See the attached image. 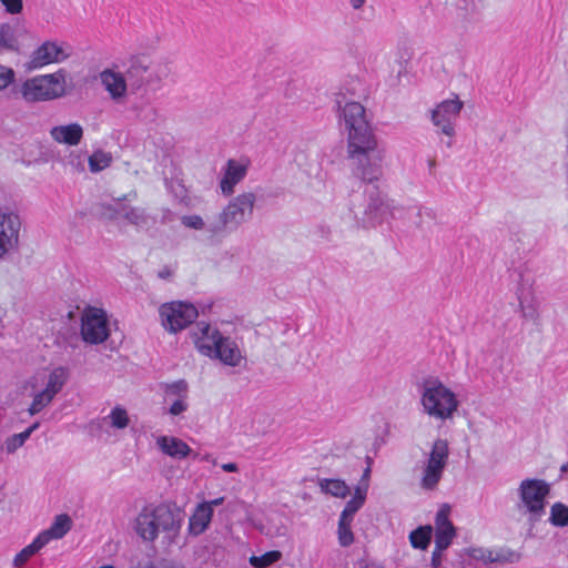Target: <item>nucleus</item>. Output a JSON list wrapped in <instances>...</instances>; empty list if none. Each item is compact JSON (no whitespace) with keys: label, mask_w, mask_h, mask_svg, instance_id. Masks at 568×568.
I'll list each match as a JSON object with an SVG mask.
<instances>
[{"label":"nucleus","mask_w":568,"mask_h":568,"mask_svg":"<svg viewBox=\"0 0 568 568\" xmlns=\"http://www.w3.org/2000/svg\"><path fill=\"white\" fill-rule=\"evenodd\" d=\"M318 487L322 493L336 498H345L349 495V486L342 479L322 478L318 480Z\"/></svg>","instance_id":"obj_27"},{"label":"nucleus","mask_w":568,"mask_h":568,"mask_svg":"<svg viewBox=\"0 0 568 568\" xmlns=\"http://www.w3.org/2000/svg\"><path fill=\"white\" fill-rule=\"evenodd\" d=\"M449 458L447 439L437 438L433 442L430 452L424 463L419 486L424 490H434L443 478Z\"/></svg>","instance_id":"obj_8"},{"label":"nucleus","mask_w":568,"mask_h":568,"mask_svg":"<svg viewBox=\"0 0 568 568\" xmlns=\"http://www.w3.org/2000/svg\"><path fill=\"white\" fill-rule=\"evenodd\" d=\"M367 498V486L357 485L353 497L346 503L339 518L354 520L356 513L364 506Z\"/></svg>","instance_id":"obj_25"},{"label":"nucleus","mask_w":568,"mask_h":568,"mask_svg":"<svg viewBox=\"0 0 568 568\" xmlns=\"http://www.w3.org/2000/svg\"><path fill=\"white\" fill-rule=\"evenodd\" d=\"M519 305L521 308L523 316L527 320H537L538 310L536 304L531 301L529 303H525L523 300H519Z\"/></svg>","instance_id":"obj_41"},{"label":"nucleus","mask_w":568,"mask_h":568,"mask_svg":"<svg viewBox=\"0 0 568 568\" xmlns=\"http://www.w3.org/2000/svg\"><path fill=\"white\" fill-rule=\"evenodd\" d=\"M365 1L366 0H349V3L355 10H358L364 6Z\"/></svg>","instance_id":"obj_52"},{"label":"nucleus","mask_w":568,"mask_h":568,"mask_svg":"<svg viewBox=\"0 0 568 568\" xmlns=\"http://www.w3.org/2000/svg\"><path fill=\"white\" fill-rule=\"evenodd\" d=\"M40 426L39 422L33 423L24 432L9 436L4 442V449L8 454H13L18 448L22 447L30 438L31 434Z\"/></svg>","instance_id":"obj_28"},{"label":"nucleus","mask_w":568,"mask_h":568,"mask_svg":"<svg viewBox=\"0 0 568 568\" xmlns=\"http://www.w3.org/2000/svg\"><path fill=\"white\" fill-rule=\"evenodd\" d=\"M213 513L214 510L209 507V504H197L189 518V534L192 536H199L204 532L212 520Z\"/></svg>","instance_id":"obj_22"},{"label":"nucleus","mask_w":568,"mask_h":568,"mask_svg":"<svg viewBox=\"0 0 568 568\" xmlns=\"http://www.w3.org/2000/svg\"><path fill=\"white\" fill-rule=\"evenodd\" d=\"M112 219H123L128 223L142 230L149 229L155 223L154 219L148 215L145 210L141 207H130L126 205H121L120 209H115L109 204V220Z\"/></svg>","instance_id":"obj_18"},{"label":"nucleus","mask_w":568,"mask_h":568,"mask_svg":"<svg viewBox=\"0 0 568 568\" xmlns=\"http://www.w3.org/2000/svg\"><path fill=\"white\" fill-rule=\"evenodd\" d=\"M282 558V552L278 550H270L261 556H251L248 561L250 565L254 568H267L275 562L280 561Z\"/></svg>","instance_id":"obj_33"},{"label":"nucleus","mask_w":568,"mask_h":568,"mask_svg":"<svg viewBox=\"0 0 568 568\" xmlns=\"http://www.w3.org/2000/svg\"><path fill=\"white\" fill-rule=\"evenodd\" d=\"M364 568H383V567L379 565H375V564H366Z\"/></svg>","instance_id":"obj_56"},{"label":"nucleus","mask_w":568,"mask_h":568,"mask_svg":"<svg viewBox=\"0 0 568 568\" xmlns=\"http://www.w3.org/2000/svg\"><path fill=\"white\" fill-rule=\"evenodd\" d=\"M81 336L85 343L99 344L106 339V315L103 310L88 307L81 317Z\"/></svg>","instance_id":"obj_12"},{"label":"nucleus","mask_w":568,"mask_h":568,"mask_svg":"<svg viewBox=\"0 0 568 568\" xmlns=\"http://www.w3.org/2000/svg\"><path fill=\"white\" fill-rule=\"evenodd\" d=\"M174 219H175V213L172 210H170L168 207L161 209L160 222L162 224L171 223L174 221Z\"/></svg>","instance_id":"obj_46"},{"label":"nucleus","mask_w":568,"mask_h":568,"mask_svg":"<svg viewBox=\"0 0 568 568\" xmlns=\"http://www.w3.org/2000/svg\"><path fill=\"white\" fill-rule=\"evenodd\" d=\"M446 145H447V148H450V146L453 145L452 140H448V141L446 142Z\"/></svg>","instance_id":"obj_57"},{"label":"nucleus","mask_w":568,"mask_h":568,"mask_svg":"<svg viewBox=\"0 0 568 568\" xmlns=\"http://www.w3.org/2000/svg\"><path fill=\"white\" fill-rule=\"evenodd\" d=\"M435 546L438 549H447L456 536V529L448 518L446 510L440 509L435 517Z\"/></svg>","instance_id":"obj_19"},{"label":"nucleus","mask_w":568,"mask_h":568,"mask_svg":"<svg viewBox=\"0 0 568 568\" xmlns=\"http://www.w3.org/2000/svg\"><path fill=\"white\" fill-rule=\"evenodd\" d=\"M164 77L163 70L149 68L138 59L113 62L109 67V98L135 110L134 97L144 88L160 89Z\"/></svg>","instance_id":"obj_3"},{"label":"nucleus","mask_w":568,"mask_h":568,"mask_svg":"<svg viewBox=\"0 0 568 568\" xmlns=\"http://www.w3.org/2000/svg\"><path fill=\"white\" fill-rule=\"evenodd\" d=\"M186 399L187 398L174 399L169 408V414L172 416H179L186 412L189 408Z\"/></svg>","instance_id":"obj_42"},{"label":"nucleus","mask_w":568,"mask_h":568,"mask_svg":"<svg viewBox=\"0 0 568 568\" xmlns=\"http://www.w3.org/2000/svg\"><path fill=\"white\" fill-rule=\"evenodd\" d=\"M229 227L232 229L233 225L222 211L214 219L206 222L205 231L207 233V239L210 241L222 239L227 233Z\"/></svg>","instance_id":"obj_26"},{"label":"nucleus","mask_w":568,"mask_h":568,"mask_svg":"<svg viewBox=\"0 0 568 568\" xmlns=\"http://www.w3.org/2000/svg\"><path fill=\"white\" fill-rule=\"evenodd\" d=\"M433 528L429 525L419 526L409 534V541L413 548L425 550L432 540Z\"/></svg>","instance_id":"obj_29"},{"label":"nucleus","mask_w":568,"mask_h":568,"mask_svg":"<svg viewBox=\"0 0 568 568\" xmlns=\"http://www.w3.org/2000/svg\"><path fill=\"white\" fill-rule=\"evenodd\" d=\"M352 524L353 520L338 518L337 538L341 547H349L354 542Z\"/></svg>","instance_id":"obj_34"},{"label":"nucleus","mask_w":568,"mask_h":568,"mask_svg":"<svg viewBox=\"0 0 568 568\" xmlns=\"http://www.w3.org/2000/svg\"><path fill=\"white\" fill-rule=\"evenodd\" d=\"M106 166V155L99 150L89 158V168L93 173L102 171Z\"/></svg>","instance_id":"obj_38"},{"label":"nucleus","mask_w":568,"mask_h":568,"mask_svg":"<svg viewBox=\"0 0 568 568\" xmlns=\"http://www.w3.org/2000/svg\"><path fill=\"white\" fill-rule=\"evenodd\" d=\"M519 508L528 513L530 524L539 521L546 510V499L550 493L549 484L544 479L526 478L518 486Z\"/></svg>","instance_id":"obj_6"},{"label":"nucleus","mask_w":568,"mask_h":568,"mask_svg":"<svg viewBox=\"0 0 568 568\" xmlns=\"http://www.w3.org/2000/svg\"><path fill=\"white\" fill-rule=\"evenodd\" d=\"M161 388L163 389L165 400L187 398L189 395V385L184 379L162 384Z\"/></svg>","instance_id":"obj_30"},{"label":"nucleus","mask_w":568,"mask_h":568,"mask_svg":"<svg viewBox=\"0 0 568 568\" xmlns=\"http://www.w3.org/2000/svg\"><path fill=\"white\" fill-rule=\"evenodd\" d=\"M151 113H152L153 116H155L156 115V110L155 109H151Z\"/></svg>","instance_id":"obj_58"},{"label":"nucleus","mask_w":568,"mask_h":568,"mask_svg":"<svg viewBox=\"0 0 568 568\" xmlns=\"http://www.w3.org/2000/svg\"><path fill=\"white\" fill-rule=\"evenodd\" d=\"M71 524L72 521L68 515H59L55 517L52 525L48 529L41 531L38 537L39 539H42V542L47 546L50 540L60 539L65 536L71 529Z\"/></svg>","instance_id":"obj_24"},{"label":"nucleus","mask_w":568,"mask_h":568,"mask_svg":"<svg viewBox=\"0 0 568 568\" xmlns=\"http://www.w3.org/2000/svg\"><path fill=\"white\" fill-rule=\"evenodd\" d=\"M255 202L256 195L253 192H244L233 197L222 211L236 229L252 217Z\"/></svg>","instance_id":"obj_14"},{"label":"nucleus","mask_w":568,"mask_h":568,"mask_svg":"<svg viewBox=\"0 0 568 568\" xmlns=\"http://www.w3.org/2000/svg\"><path fill=\"white\" fill-rule=\"evenodd\" d=\"M100 79L103 84H106V70L100 72Z\"/></svg>","instance_id":"obj_54"},{"label":"nucleus","mask_w":568,"mask_h":568,"mask_svg":"<svg viewBox=\"0 0 568 568\" xmlns=\"http://www.w3.org/2000/svg\"><path fill=\"white\" fill-rule=\"evenodd\" d=\"M485 550L483 547H474L467 550V555L475 560L484 561Z\"/></svg>","instance_id":"obj_45"},{"label":"nucleus","mask_w":568,"mask_h":568,"mask_svg":"<svg viewBox=\"0 0 568 568\" xmlns=\"http://www.w3.org/2000/svg\"><path fill=\"white\" fill-rule=\"evenodd\" d=\"M419 393L424 413L433 418L449 419L459 406L455 393L437 377L425 378Z\"/></svg>","instance_id":"obj_5"},{"label":"nucleus","mask_w":568,"mask_h":568,"mask_svg":"<svg viewBox=\"0 0 568 568\" xmlns=\"http://www.w3.org/2000/svg\"><path fill=\"white\" fill-rule=\"evenodd\" d=\"M183 524V515L169 505H149L142 508L134 520V530L144 541L153 542L160 532L168 546L175 544Z\"/></svg>","instance_id":"obj_4"},{"label":"nucleus","mask_w":568,"mask_h":568,"mask_svg":"<svg viewBox=\"0 0 568 568\" xmlns=\"http://www.w3.org/2000/svg\"><path fill=\"white\" fill-rule=\"evenodd\" d=\"M341 128L347 133V159L353 174L365 183L373 184L383 175L385 150L367 119L365 108L355 101L336 98Z\"/></svg>","instance_id":"obj_1"},{"label":"nucleus","mask_w":568,"mask_h":568,"mask_svg":"<svg viewBox=\"0 0 568 568\" xmlns=\"http://www.w3.org/2000/svg\"><path fill=\"white\" fill-rule=\"evenodd\" d=\"M181 223L184 227L196 231L205 230L206 225V222L203 220V217L197 214L183 215L181 217Z\"/></svg>","instance_id":"obj_37"},{"label":"nucleus","mask_w":568,"mask_h":568,"mask_svg":"<svg viewBox=\"0 0 568 568\" xmlns=\"http://www.w3.org/2000/svg\"><path fill=\"white\" fill-rule=\"evenodd\" d=\"M567 473H568V462L562 464L560 467V478H564Z\"/></svg>","instance_id":"obj_53"},{"label":"nucleus","mask_w":568,"mask_h":568,"mask_svg":"<svg viewBox=\"0 0 568 568\" xmlns=\"http://www.w3.org/2000/svg\"><path fill=\"white\" fill-rule=\"evenodd\" d=\"M316 241L318 243H331L333 242V233L329 226L325 224H320L313 232Z\"/></svg>","instance_id":"obj_39"},{"label":"nucleus","mask_w":568,"mask_h":568,"mask_svg":"<svg viewBox=\"0 0 568 568\" xmlns=\"http://www.w3.org/2000/svg\"><path fill=\"white\" fill-rule=\"evenodd\" d=\"M484 564H496L495 557H494V549L486 548L485 550V557H484Z\"/></svg>","instance_id":"obj_49"},{"label":"nucleus","mask_w":568,"mask_h":568,"mask_svg":"<svg viewBox=\"0 0 568 568\" xmlns=\"http://www.w3.org/2000/svg\"><path fill=\"white\" fill-rule=\"evenodd\" d=\"M20 216L11 211H0V260L19 244Z\"/></svg>","instance_id":"obj_13"},{"label":"nucleus","mask_w":568,"mask_h":568,"mask_svg":"<svg viewBox=\"0 0 568 568\" xmlns=\"http://www.w3.org/2000/svg\"><path fill=\"white\" fill-rule=\"evenodd\" d=\"M369 477H371V466L368 465L365 469H364V473L362 475V478H361V481L358 485H364L365 486H369Z\"/></svg>","instance_id":"obj_48"},{"label":"nucleus","mask_w":568,"mask_h":568,"mask_svg":"<svg viewBox=\"0 0 568 568\" xmlns=\"http://www.w3.org/2000/svg\"><path fill=\"white\" fill-rule=\"evenodd\" d=\"M43 547L44 544L42 542V539H39L37 536L30 545L26 546L16 555L13 558V566L17 568L23 567V565Z\"/></svg>","instance_id":"obj_31"},{"label":"nucleus","mask_w":568,"mask_h":568,"mask_svg":"<svg viewBox=\"0 0 568 568\" xmlns=\"http://www.w3.org/2000/svg\"><path fill=\"white\" fill-rule=\"evenodd\" d=\"M109 568H114L112 565H109Z\"/></svg>","instance_id":"obj_61"},{"label":"nucleus","mask_w":568,"mask_h":568,"mask_svg":"<svg viewBox=\"0 0 568 568\" xmlns=\"http://www.w3.org/2000/svg\"><path fill=\"white\" fill-rule=\"evenodd\" d=\"M156 444L163 454L173 458L182 459L191 453L190 446L176 437L160 436Z\"/></svg>","instance_id":"obj_23"},{"label":"nucleus","mask_w":568,"mask_h":568,"mask_svg":"<svg viewBox=\"0 0 568 568\" xmlns=\"http://www.w3.org/2000/svg\"><path fill=\"white\" fill-rule=\"evenodd\" d=\"M65 87V71L59 70L27 80L21 87V94L28 102L47 101L63 95Z\"/></svg>","instance_id":"obj_7"},{"label":"nucleus","mask_w":568,"mask_h":568,"mask_svg":"<svg viewBox=\"0 0 568 568\" xmlns=\"http://www.w3.org/2000/svg\"><path fill=\"white\" fill-rule=\"evenodd\" d=\"M250 166L248 160L230 159L226 162L223 175L220 180V189L223 195L230 196L235 186L245 179Z\"/></svg>","instance_id":"obj_16"},{"label":"nucleus","mask_w":568,"mask_h":568,"mask_svg":"<svg viewBox=\"0 0 568 568\" xmlns=\"http://www.w3.org/2000/svg\"><path fill=\"white\" fill-rule=\"evenodd\" d=\"M162 326L170 333H178L192 324L199 313L196 307L186 302L173 301L159 308Z\"/></svg>","instance_id":"obj_9"},{"label":"nucleus","mask_w":568,"mask_h":568,"mask_svg":"<svg viewBox=\"0 0 568 568\" xmlns=\"http://www.w3.org/2000/svg\"><path fill=\"white\" fill-rule=\"evenodd\" d=\"M224 503V497H219L209 501H203L202 504H209V507L211 509H214V507L220 506Z\"/></svg>","instance_id":"obj_50"},{"label":"nucleus","mask_w":568,"mask_h":568,"mask_svg":"<svg viewBox=\"0 0 568 568\" xmlns=\"http://www.w3.org/2000/svg\"><path fill=\"white\" fill-rule=\"evenodd\" d=\"M14 80V72L11 68L0 64V91L8 88Z\"/></svg>","instance_id":"obj_40"},{"label":"nucleus","mask_w":568,"mask_h":568,"mask_svg":"<svg viewBox=\"0 0 568 568\" xmlns=\"http://www.w3.org/2000/svg\"><path fill=\"white\" fill-rule=\"evenodd\" d=\"M463 109V102L455 99L444 100L430 112V120L438 131L449 138L455 135V121Z\"/></svg>","instance_id":"obj_11"},{"label":"nucleus","mask_w":568,"mask_h":568,"mask_svg":"<svg viewBox=\"0 0 568 568\" xmlns=\"http://www.w3.org/2000/svg\"><path fill=\"white\" fill-rule=\"evenodd\" d=\"M436 166V162L435 160H429L428 161V168H429V171L432 172V170Z\"/></svg>","instance_id":"obj_55"},{"label":"nucleus","mask_w":568,"mask_h":568,"mask_svg":"<svg viewBox=\"0 0 568 568\" xmlns=\"http://www.w3.org/2000/svg\"><path fill=\"white\" fill-rule=\"evenodd\" d=\"M100 568H106V565H104V566H101Z\"/></svg>","instance_id":"obj_60"},{"label":"nucleus","mask_w":568,"mask_h":568,"mask_svg":"<svg viewBox=\"0 0 568 568\" xmlns=\"http://www.w3.org/2000/svg\"><path fill=\"white\" fill-rule=\"evenodd\" d=\"M109 419H110L111 426H113L118 429H123L129 424L128 413L124 408H122L120 406H115L111 410V413L109 414Z\"/></svg>","instance_id":"obj_36"},{"label":"nucleus","mask_w":568,"mask_h":568,"mask_svg":"<svg viewBox=\"0 0 568 568\" xmlns=\"http://www.w3.org/2000/svg\"><path fill=\"white\" fill-rule=\"evenodd\" d=\"M349 211L356 224L364 229L376 227L389 219L408 220L417 227L422 226V215L434 219L430 209L413 206L405 209L384 195L376 185L365 189L363 201L356 202V196L351 200Z\"/></svg>","instance_id":"obj_2"},{"label":"nucleus","mask_w":568,"mask_h":568,"mask_svg":"<svg viewBox=\"0 0 568 568\" xmlns=\"http://www.w3.org/2000/svg\"><path fill=\"white\" fill-rule=\"evenodd\" d=\"M221 467L224 471H227V473H233L239 469V467L235 463L223 464Z\"/></svg>","instance_id":"obj_51"},{"label":"nucleus","mask_w":568,"mask_h":568,"mask_svg":"<svg viewBox=\"0 0 568 568\" xmlns=\"http://www.w3.org/2000/svg\"><path fill=\"white\" fill-rule=\"evenodd\" d=\"M69 378L68 369L64 367L54 368L48 377L45 387L33 395L32 403L28 408L31 416L39 414L51 404L57 394L61 392Z\"/></svg>","instance_id":"obj_10"},{"label":"nucleus","mask_w":568,"mask_h":568,"mask_svg":"<svg viewBox=\"0 0 568 568\" xmlns=\"http://www.w3.org/2000/svg\"><path fill=\"white\" fill-rule=\"evenodd\" d=\"M445 549H438L437 546H435V549L432 554V558H430V565L433 568H439L440 565H442V560H443V551Z\"/></svg>","instance_id":"obj_44"},{"label":"nucleus","mask_w":568,"mask_h":568,"mask_svg":"<svg viewBox=\"0 0 568 568\" xmlns=\"http://www.w3.org/2000/svg\"><path fill=\"white\" fill-rule=\"evenodd\" d=\"M221 361L227 366H239L243 358L242 353L237 343L229 336H223L222 343L219 344L216 352L213 353L212 357Z\"/></svg>","instance_id":"obj_21"},{"label":"nucleus","mask_w":568,"mask_h":568,"mask_svg":"<svg viewBox=\"0 0 568 568\" xmlns=\"http://www.w3.org/2000/svg\"><path fill=\"white\" fill-rule=\"evenodd\" d=\"M549 523L554 527H566L568 526V506L557 501L550 508Z\"/></svg>","instance_id":"obj_32"},{"label":"nucleus","mask_w":568,"mask_h":568,"mask_svg":"<svg viewBox=\"0 0 568 568\" xmlns=\"http://www.w3.org/2000/svg\"><path fill=\"white\" fill-rule=\"evenodd\" d=\"M50 136L59 144L75 146L83 138V128L79 123L55 125L51 128Z\"/></svg>","instance_id":"obj_20"},{"label":"nucleus","mask_w":568,"mask_h":568,"mask_svg":"<svg viewBox=\"0 0 568 568\" xmlns=\"http://www.w3.org/2000/svg\"><path fill=\"white\" fill-rule=\"evenodd\" d=\"M108 332H109V333L111 332V328H110V327L108 328Z\"/></svg>","instance_id":"obj_62"},{"label":"nucleus","mask_w":568,"mask_h":568,"mask_svg":"<svg viewBox=\"0 0 568 568\" xmlns=\"http://www.w3.org/2000/svg\"><path fill=\"white\" fill-rule=\"evenodd\" d=\"M173 275L172 270L169 266H164L158 272V276L161 280H169Z\"/></svg>","instance_id":"obj_47"},{"label":"nucleus","mask_w":568,"mask_h":568,"mask_svg":"<svg viewBox=\"0 0 568 568\" xmlns=\"http://www.w3.org/2000/svg\"><path fill=\"white\" fill-rule=\"evenodd\" d=\"M2 41H3V39H2V37L0 36V45L2 44Z\"/></svg>","instance_id":"obj_59"},{"label":"nucleus","mask_w":568,"mask_h":568,"mask_svg":"<svg viewBox=\"0 0 568 568\" xmlns=\"http://www.w3.org/2000/svg\"><path fill=\"white\" fill-rule=\"evenodd\" d=\"M224 335L212 327L209 323L200 322L196 324L195 329L192 332V337L196 349L204 356L212 357L216 352L219 344L222 343Z\"/></svg>","instance_id":"obj_15"},{"label":"nucleus","mask_w":568,"mask_h":568,"mask_svg":"<svg viewBox=\"0 0 568 568\" xmlns=\"http://www.w3.org/2000/svg\"><path fill=\"white\" fill-rule=\"evenodd\" d=\"M496 564H515L521 558V555L508 547L494 549Z\"/></svg>","instance_id":"obj_35"},{"label":"nucleus","mask_w":568,"mask_h":568,"mask_svg":"<svg viewBox=\"0 0 568 568\" xmlns=\"http://www.w3.org/2000/svg\"><path fill=\"white\" fill-rule=\"evenodd\" d=\"M67 57L68 54L64 53L61 45L57 42L47 41L32 52L28 64L30 69H38L50 63L60 62Z\"/></svg>","instance_id":"obj_17"},{"label":"nucleus","mask_w":568,"mask_h":568,"mask_svg":"<svg viewBox=\"0 0 568 568\" xmlns=\"http://www.w3.org/2000/svg\"><path fill=\"white\" fill-rule=\"evenodd\" d=\"M7 10L11 13H18L22 9V0H1Z\"/></svg>","instance_id":"obj_43"}]
</instances>
